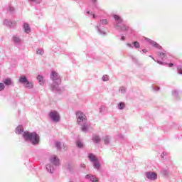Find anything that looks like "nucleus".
Listing matches in <instances>:
<instances>
[{
	"mask_svg": "<svg viewBox=\"0 0 182 182\" xmlns=\"http://www.w3.org/2000/svg\"><path fill=\"white\" fill-rule=\"evenodd\" d=\"M114 19H115L114 28L117 29V31H121V32H127L128 35L133 33V29L129 27L122 17L118 15H114Z\"/></svg>",
	"mask_w": 182,
	"mask_h": 182,
	"instance_id": "nucleus-1",
	"label": "nucleus"
},
{
	"mask_svg": "<svg viewBox=\"0 0 182 182\" xmlns=\"http://www.w3.org/2000/svg\"><path fill=\"white\" fill-rule=\"evenodd\" d=\"M76 117L77 124H79V126H82V132H84V133H87V132H89V124H87L86 115L83 112L77 111L76 112Z\"/></svg>",
	"mask_w": 182,
	"mask_h": 182,
	"instance_id": "nucleus-2",
	"label": "nucleus"
},
{
	"mask_svg": "<svg viewBox=\"0 0 182 182\" xmlns=\"http://www.w3.org/2000/svg\"><path fill=\"white\" fill-rule=\"evenodd\" d=\"M50 79L53 80V85H51L52 92H60L59 87L60 84L62 82L60 75L56 71H52L50 74Z\"/></svg>",
	"mask_w": 182,
	"mask_h": 182,
	"instance_id": "nucleus-3",
	"label": "nucleus"
},
{
	"mask_svg": "<svg viewBox=\"0 0 182 182\" xmlns=\"http://www.w3.org/2000/svg\"><path fill=\"white\" fill-rule=\"evenodd\" d=\"M23 137L26 141H31V144H39V134L36 132H24Z\"/></svg>",
	"mask_w": 182,
	"mask_h": 182,
	"instance_id": "nucleus-4",
	"label": "nucleus"
},
{
	"mask_svg": "<svg viewBox=\"0 0 182 182\" xmlns=\"http://www.w3.org/2000/svg\"><path fill=\"white\" fill-rule=\"evenodd\" d=\"M50 162L51 164L46 165V169L49 173H53V171H55V168L60 164L59 158L55 155H53L50 157Z\"/></svg>",
	"mask_w": 182,
	"mask_h": 182,
	"instance_id": "nucleus-5",
	"label": "nucleus"
},
{
	"mask_svg": "<svg viewBox=\"0 0 182 182\" xmlns=\"http://www.w3.org/2000/svg\"><path fill=\"white\" fill-rule=\"evenodd\" d=\"M107 23H109L107 19H101L97 26H96L95 28L100 35H102L103 36L106 35V31H105V25H107Z\"/></svg>",
	"mask_w": 182,
	"mask_h": 182,
	"instance_id": "nucleus-6",
	"label": "nucleus"
},
{
	"mask_svg": "<svg viewBox=\"0 0 182 182\" xmlns=\"http://www.w3.org/2000/svg\"><path fill=\"white\" fill-rule=\"evenodd\" d=\"M88 159L92 163L94 168H95L96 170H99V168H100V163L99 162V159H97V157H96L95 154H89Z\"/></svg>",
	"mask_w": 182,
	"mask_h": 182,
	"instance_id": "nucleus-7",
	"label": "nucleus"
},
{
	"mask_svg": "<svg viewBox=\"0 0 182 182\" xmlns=\"http://www.w3.org/2000/svg\"><path fill=\"white\" fill-rule=\"evenodd\" d=\"M50 119L55 123H58L60 120V115L56 111H51L48 114Z\"/></svg>",
	"mask_w": 182,
	"mask_h": 182,
	"instance_id": "nucleus-8",
	"label": "nucleus"
},
{
	"mask_svg": "<svg viewBox=\"0 0 182 182\" xmlns=\"http://www.w3.org/2000/svg\"><path fill=\"white\" fill-rule=\"evenodd\" d=\"M145 176L148 180H151V181L157 180V173L156 172L147 171L145 173Z\"/></svg>",
	"mask_w": 182,
	"mask_h": 182,
	"instance_id": "nucleus-9",
	"label": "nucleus"
},
{
	"mask_svg": "<svg viewBox=\"0 0 182 182\" xmlns=\"http://www.w3.org/2000/svg\"><path fill=\"white\" fill-rule=\"evenodd\" d=\"M145 41L146 42H149V43H150V45H151L154 48H156V49H161V46L160 45H159V43H157L156 41H154L151 39H149L148 38H146Z\"/></svg>",
	"mask_w": 182,
	"mask_h": 182,
	"instance_id": "nucleus-10",
	"label": "nucleus"
},
{
	"mask_svg": "<svg viewBox=\"0 0 182 182\" xmlns=\"http://www.w3.org/2000/svg\"><path fill=\"white\" fill-rule=\"evenodd\" d=\"M4 25H5V26H8V28H14V26L16 25V22L11 21L9 19H5L4 21Z\"/></svg>",
	"mask_w": 182,
	"mask_h": 182,
	"instance_id": "nucleus-11",
	"label": "nucleus"
},
{
	"mask_svg": "<svg viewBox=\"0 0 182 182\" xmlns=\"http://www.w3.org/2000/svg\"><path fill=\"white\" fill-rule=\"evenodd\" d=\"M86 180H89L92 182H97L99 179L92 174H87L85 176Z\"/></svg>",
	"mask_w": 182,
	"mask_h": 182,
	"instance_id": "nucleus-12",
	"label": "nucleus"
},
{
	"mask_svg": "<svg viewBox=\"0 0 182 182\" xmlns=\"http://www.w3.org/2000/svg\"><path fill=\"white\" fill-rule=\"evenodd\" d=\"M157 56L158 58H159V59H161L162 60H166V59H167V53L166 51L158 53Z\"/></svg>",
	"mask_w": 182,
	"mask_h": 182,
	"instance_id": "nucleus-13",
	"label": "nucleus"
},
{
	"mask_svg": "<svg viewBox=\"0 0 182 182\" xmlns=\"http://www.w3.org/2000/svg\"><path fill=\"white\" fill-rule=\"evenodd\" d=\"M23 28L26 33H31V26H29V23H24L23 25Z\"/></svg>",
	"mask_w": 182,
	"mask_h": 182,
	"instance_id": "nucleus-14",
	"label": "nucleus"
},
{
	"mask_svg": "<svg viewBox=\"0 0 182 182\" xmlns=\"http://www.w3.org/2000/svg\"><path fill=\"white\" fill-rule=\"evenodd\" d=\"M28 81V78H26V76L22 75L19 80L18 82L21 83L22 85H25Z\"/></svg>",
	"mask_w": 182,
	"mask_h": 182,
	"instance_id": "nucleus-15",
	"label": "nucleus"
},
{
	"mask_svg": "<svg viewBox=\"0 0 182 182\" xmlns=\"http://www.w3.org/2000/svg\"><path fill=\"white\" fill-rule=\"evenodd\" d=\"M16 134H21V133H23V127L22 125H19L16 128Z\"/></svg>",
	"mask_w": 182,
	"mask_h": 182,
	"instance_id": "nucleus-16",
	"label": "nucleus"
},
{
	"mask_svg": "<svg viewBox=\"0 0 182 182\" xmlns=\"http://www.w3.org/2000/svg\"><path fill=\"white\" fill-rule=\"evenodd\" d=\"M100 113H107V107L105 105H102L99 109Z\"/></svg>",
	"mask_w": 182,
	"mask_h": 182,
	"instance_id": "nucleus-17",
	"label": "nucleus"
},
{
	"mask_svg": "<svg viewBox=\"0 0 182 182\" xmlns=\"http://www.w3.org/2000/svg\"><path fill=\"white\" fill-rule=\"evenodd\" d=\"M24 86L25 87H26V89H32L33 88V83L32 82L27 81L24 84Z\"/></svg>",
	"mask_w": 182,
	"mask_h": 182,
	"instance_id": "nucleus-18",
	"label": "nucleus"
},
{
	"mask_svg": "<svg viewBox=\"0 0 182 182\" xmlns=\"http://www.w3.org/2000/svg\"><path fill=\"white\" fill-rule=\"evenodd\" d=\"M92 141H94L95 143H96L97 144L98 143H100V136H97V135H93L92 136Z\"/></svg>",
	"mask_w": 182,
	"mask_h": 182,
	"instance_id": "nucleus-19",
	"label": "nucleus"
},
{
	"mask_svg": "<svg viewBox=\"0 0 182 182\" xmlns=\"http://www.w3.org/2000/svg\"><path fill=\"white\" fill-rule=\"evenodd\" d=\"M13 42H14L16 45H19V43H21V38L16 36H14L13 37Z\"/></svg>",
	"mask_w": 182,
	"mask_h": 182,
	"instance_id": "nucleus-20",
	"label": "nucleus"
},
{
	"mask_svg": "<svg viewBox=\"0 0 182 182\" xmlns=\"http://www.w3.org/2000/svg\"><path fill=\"white\" fill-rule=\"evenodd\" d=\"M3 82L6 86H10V85H12V80L10 78H7L3 80Z\"/></svg>",
	"mask_w": 182,
	"mask_h": 182,
	"instance_id": "nucleus-21",
	"label": "nucleus"
},
{
	"mask_svg": "<svg viewBox=\"0 0 182 182\" xmlns=\"http://www.w3.org/2000/svg\"><path fill=\"white\" fill-rule=\"evenodd\" d=\"M105 144H110V136H105L103 137Z\"/></svg>",
	"mask_w": 182,
	"mask_h": 182,
	"instance_id": "nucleus-22",
	"label": "nucleus"
},
{
	"mask_svg": "<svg viewBox=\"0 0 182 182\" xmlns=\"http://www.w3.org/2000/svg\"><path fill=\"white\" fill-rule=\"evenodd\" d=\"M161 174L164 176V177H168L170 175V171L168 170L163 169L161 171Z\"/></svg>",
	"mask_w": 182,
	"mask_h": 182,
	"instance_id": "nucleus-23",
	"label": "nucleus"
},
{
	"mask_svg": "<svg viewBox=\"0 0 182 182\" xmlns=\"http://www.w3.org/2000/svg\"><path fill=\"white\" fill-rule=\"evenodd\" d=\"M37 80H38V83L40 85H43V77L42 75H38Z\"/></svg>",
	"mask_w": 182,
	"mask_h": 182,
	"instance_id": "nucleus-24",
	"label": "nucleus"
},
{
	"mask_svg": "<svg viewBox=\"0 0 182 182\" xmlns=\"http://www.w3.org/2000/svg\"><path fill=\"white\" fill-rule=\"evenodd\" d=\"M125 105H124V102H119V104H118V109H119V110H123V109H124V107H125Z\"/></svg>",
	"mask_w": 182,
	"mask_h": 182,
	"instance_id": "nucleus-25",
	"label": "nucleus"
},
{
	"mask_svg": "<svg viewBox=\"0 0 182 182\" xmlns=\"http://www.w3.org/2000/svg\"><path fill=\"white\" fill-rule=\"evenodd\" d=\"M76 145H77V147H78L79 149H82L83 147V142H82V141L80 140H78L76 142Z\"/></svg>",
	"mask_w": 182,
	"mask_h": 182,
	"instance_id": "nucleus-26",
	"label": "nucleus"
},
{
	"mask_svg": "<svg viewBox=\"0 0 182 182\" xmlns=\"http://www.w3.org/2000/svg\"><path fill=\"white\" fill-rule=\"evenodd\" d=\"M132 45L134 46V48H135V49H139V48H140V43L138 41L133 42Z\"/></svg>",
	"mask_w": 182,
	"mask_h": 182,
	"instance_id": "nucleus-27",
	"label": "nucleus"
},
{
	"mask_svg": "<svg viewBox=\"0 0 182 182\" xmlns=\"http://www.w3.org/2000/svg\"><path fill=\"white\" fill-rule=\"evenodd\" d=\"M36 53L37 55H43V53H45V51L42 48H38L36 50Z\"/></svg>",
	"mask_w": 182,
	"mask_h": 182,
	"instance_id": "nucleus-28",
	"label": "nucleus"
},
{
	"mask_svg": "<svg viewBox=\"0 0 182 182\" xmlns=\"http://www.w3.org/2000/svg\"><path fill=\"white\" fill-rule=\"evenodd\" d=\"M8 11L10 14H14L15 12V8H14L12 6H9L8 9Z\"/></svg>",
	"mask_w": 182,
	"mask_h": 182,
	"instance_id": "nucleus-29",
	"label": "nucleus"
},
{
	"mask_svg": "<svg viewBox=\"0 0 182 182\" xmlns=\"http://www.w3.org/2000/svg\"><path fill=\"white\" fill-rule=\"evenodd\" d=\"M28 2L32 4H41V2H42V0H28Z\"/></svg>",
	"mask_w": 182,
	"mask_h": 182,
	"instance_id": "nucleus-30",
	"label": "nucleus"
},
{
	"mask_svg": "<svg viewBox=\"0 0 182 182\" xmlns=\"http://www.w3.org/2000/svg\"><path fill=\"white\" fill-rule=\"evenodd\" d=\"M55 147H56L57 150H60V146H61L60 142L56 141L55 143Z\"/></svg>",
	"mask_w": 182,
	"mask_h": 182,
	"instance_id": "nucleus-31",
	"label": "nucleus"
},
{
	"mask_svg": "<svg viewBox=\"0 0 182 182\" xmlns=\"http://www.w3.org/2000/svg\"><path fill=\"white\" fill-rule=\"evenodd\" d=\"M109 79V75H103L102 77L103 82H108Z\"/></svg>",
	"mask_w": 182,
	"mask_h": 182,
	"instance_id": "nucleus-32",
	"label": "nucleus"
},
{
	"mask_svg": "<svg viewBox=\"0 0 182 182\" xmlns=\"http://www.w3.org/2000/svg\"><path fill=\"white\" fill-rule=\"evenodd\" d=\"M119 92H120L121 93H122V95H124V93H126V87H121L119 88Z\"/></svg>",
	"mask_w": 182,
	"mask_h": 182,
	"instance_id": "nucleus-33",
	"label": "nucleus"
},
{
	"mask_svg": "<svg viewBox=\"0 0 182 182\" xmlns=\"http://www.w3.org/2000/svg\"><path fill=\"white\" fill-rule=\"evenodd\" d=\"M177 70H178V73L179 75H182V67H181V65H178L177 67Z\"/></svg>",
	"mask_w": 182,
	"mask_h": 182,
	"instance_id": "nucleus-34",
	"label": "nucleus"
},
{
	"mask_svg": "<svg viewBox=\"0 0 182 182\" xmlns=\"http://www.w3.org/2000/svg\"><path fill=\"white\" fill-rule=\"evenodd\" d=\"M5 89V84L0 82V92H2Z\"/></svg>",
	"mask_w": 182,
	"mask_h": 182,
	"instance_id": "nucleus-35",
	"label": "nucleus"
},
{
	"mask_svg": "<svg viewBox=\"0 0 182 182\" xmlns=\"http://www.w3.org/2000/svg\"><path fill=\"white\" fill-rule=\"evenodd\" d=\"M87 14L88 15H91V16H92V18L95 19V18H96V16L92 13V12H90V11H87Z\"/></svg>",
	"mask_w": 182,
	"mask_h": 182,
	"instance_id": "nucleus-36",
	"label": "nucleus"
},
{
	"mask_svg": "<svg viewBox=\"0 0 182 182\" xmlns=\"http://www.w3.org/2000/svg\"><path fill=\"white\" fill-rule=\"evenodd\" d=\"M172 95L173 96H175V97H177V96L178 95V92L177 90H173L172 92Z\"/></svg>",
	"mask_w": 182,
	"mask_h": 182,
	"instance_id": "nucleus-37",
	"label": "nucleus"
},
{
	"mask_svg": "<svg viewBox=\"0 0 182 182\" xmlns=\"http://www.w3.org/2000/svg\"><path fill=\"white\" fill-rule=\"evenodd\" d=\"M127 46H128V48H131V49H133V48H134L133 43H127Z\"/></svg>",
	"mask_w": 182,
	"mask_h": 182,
	"instance_id": "nucleus-38",
	"label": "nucleus"
},
{
	"mask_svg": "<svg viewBox=\"0 0 182 182\" xmlns=\"http://www.w3.org/2000/svg\"><path fill=\"white\" fill-rule=\"evenodd\" d=\"M117 137H118V139H124V136H123V134H118Z\"/></svg>",
	"mask_w": 182,
	"mask_h": 182,
	"instance_id": "nucleus-39",
	"label": "nucleus"
},
{
	"mask_svg": "<svg viewBox=\"0 0 182 182\" xmlns=\"http://www.w3.org/2000/svg\"><path fill=\"white\" fill-rule=\"evenodd\" d=\"M166 152H163L161 154V157L162 159H164V156H166Z\"/></svg>",
	"mask_w": 182,
	"mask_h": 182,
	"instance_id": "nucleus-40",
	"label": "nucleus"
},
{
	"mask_svg": "<svg viewBox=\"0 0 182 182\" xmlns=\"http://www.w3.org/2000/svg\"><path fill=\"white\" fill-rule=\"evenodd\" d=\"M154 90H155L156 92H157L158 90H160V87H154Z\"/></svg>",
	"mask_w": 182,
	"mask_h": 182,
	"instance_id": "nucleus-41",
	"label": "nucleus"
},
{
	"mask_svg": "<svg viewBox=\"0 0 182 182\" xmlns=\"http://www.w3.org/2000/svg\"><path fill=\"white\" fill-rule=\"evenodd\" d=\"M157 63H159V65H164V63H163V62H161L160 60H158Z\"/></svg>",
	"mask_w": 182,
	"mask_h": 182,
	"instance_id": "nucleus-42",
	"label": "nucleus"
},
{
	"mask_svg": "<svg viewBox=\"0 0 182 182\" xmlns=\"http://www.w3.org/2000/svg\"><path fill=\"white\" fill-rule=\"evenodd\" d=\"M91 1L94 4V5H96V3L97 2V0H91Z\"/></svg>",
	"mask_w": 182,
	"mask_h": 182,
	"instance_id": "nucleus-43",
	"label": "nucleus"
},
{
	"mask_svg": "<svg viewBox=\"0 0 182 182\" xmlns=\"http://www.w3.org/2000/svg\"><path fill=\"white\" fill-rule=\"evenodd\" d=\"M126 39V37H124V36H122L121 37V41H124Z\"/></svg>",
	"mask_w": 182,
	"mask_h": 182,
	"instance_id": "nucleus-44",
	"label": "nucleus"
},
{
	"mask_svg": "<svg viewBox=\"0 0 182 182\" xmlns=\"http://www.w3.org/2000/svg\"><path fill=\"white\" fill-rule=\"evenodd\" d=\"M168 66H169V68H173V66H174V64H173V63H169Z\"/></svg>",
	"mask_w": 182,
	"mask_h": 182,
	"instance_id": "nucleus-45",
	"label": "nucleus"
},
{
	"mask_svg": "<svg viewBox=\"0 0 182 182\" xmlns=\"http://www.w3.org/2000/svg\"><path fill=\"white\" fill-rule=\"evenodd\" d=\"M149 58H151V59H153V60H154L156 62V59H154V57L152 55H149Z\"/></svg>",
	"mask_w": 182,
	"mask_h": 182,
	"instance_id": "nucleus-46",
	"label": "nucleus"
},
{
	"mask_svg": "<svg viewBox=\"0 0 182 182\" xmlns=\"http://www.w3.org/2000/svg\"><path fill=\"white\" fill-rule=\"evenodd\" d=\"M142 52H143L144 53H146L147 50H146V49H143V50H142Z\"/></svg>",
	"mask_w": 182,
	"mask_h": 182,
	"instance_id": "nucleus-47",
	"label": "nucleus"
}]
</instances>
